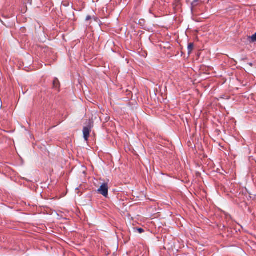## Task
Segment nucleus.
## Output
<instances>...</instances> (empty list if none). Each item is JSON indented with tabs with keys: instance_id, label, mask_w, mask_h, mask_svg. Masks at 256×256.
<instances>
[{
	"instance_id": "2",
	"label": "nucleus",
	"mask_w": 256,
	"mask_h": 256,
	"mask_svg": "<svg viewBox=\"0 0 256 256\" xmlns=\"http://www.w3.org/2000/svg\"><path fill=\"white\" fill-rule=\"evenodd\" d=\"M108 184L106 183L102 184L98 190V192L107 198L108 196Z\"/></svg>"
},
{
	"instance_id": "1",
	"label": "nucleus",
	"mask_w": 256,
	"mask_h": 256,
	"mask_svg": "<svg viewBox=\"0 0 256 256\" xmlns=\"http://www.w3.org/2000/svg\"><path fill=\"white\" fill-rule=\"evenodd\" d=\"M92 126L93 122L90 120L88 125L86 126H84L83 128L84 138L86 141H88V140L90 136V132L91 131V128Z\"/></svg>"
},
{
	"instance_id": "3",
	"label": "nucleus",
	"mask_w": 256,
	"mask_h": 256,
	"mask_svg": "<svg viewBox=\"0 0 256 256\" xmlns=\"http://www.w3.org/2000/svg\"><path fill=\"white\" fill-rule=\"evenodd\" d=\"M53 87L56 90H59L60 88V84L57 78H55L53 81Z\"/></svg>"
},
{
	"instance_id": "8",
	"label": "nucleus",
	"mask_w": 256,
	"mask_h": 256,
	"mask_svg": "<svg viewBox=\"0 0 256 256\" xmlns=\"http://www.w3.org/2000/svg\"><path fill=\"white\" fill-rule=\"evenodd\" d=\"M198 0H194V1L195 2H198Z\"/></svg>"
},
{
	"instance_id": "7",
	"label": "nucleus",
	"mask_w": 256,
	"mask_h": 256,
	"mask_svg": "<svg viewBox=\"0 0 256 256\" xmlns=\"http://www.w3.org/2000/svg\"><path fill=\"white\" fill-rule=\"evenodd\" d=\"M91 19V16H88L86 18V21H88Z\"/></svg>"
},
{
	"instance_id": "4",
	"label": "nucleus",
	"mask_w": 256,
	"mask_h": 256,
	"mask_svg": "<svg viewBox=\"0 0 256 256\" xmlns=\"http://www.w3.org/2000/svg\"><path fill=\"white\" fill-rule=\"evenodd\" d=\"M194 44L193 43H190L188 44V54H190L191 52H192L193 48H194Z\"/></svg>"
},
{
	"instance_id": "6",
	"label": "nucleus",
	"mask_w": 256,
	"mask_h": 256,
	"mask_svg": "<svg viewBox=\"0 0 256 256\" xmlns=\"http://www.w3.org/2000/svg\"><path fill=\"white\" fill-rule=\"evenodd\" d=\"M136 230L140 234H142L144 232V229L142 228H138L136 229Z\"/></svg>"
},
{
	"instance_id": "5",
	"label": "nucleus",
	"mask_w": 256,
	"mask_h": 256,
	"mask_svg": "<svg viewBox=\"0 0 256 256\" xmlns=\"http://www.w3.org/2000/svg\"><path fill=\"white\" fill-rule=\"evenodd\" d=\"M248 38L250 39L251 42H256V32L251 36H249Z\"/></svg>"
}]
</instances>
